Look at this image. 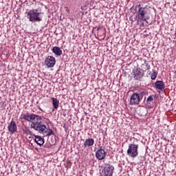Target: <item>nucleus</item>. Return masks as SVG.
<instances>
[{
	"instance_id": "7ed1b4c3",
	"label": "nucleus",
	"mask_w": 176,
	"mask_h": 176,
	"mask_svg": "<svg viewBox=\"0 0 176 176\" xmlns=\"http://www.w3.org/2000/svg\"><path fill=\"white\" fill-rule=\"evenodd\" d=\"M41 14H42V12H39L37 9L30 10L28 12L29 21H32V23H35V21H42V18L39 16Z\"/></svg>"
},
{
	"instance_id": "f257e3e1",
	"label": "nucleus",
	"mask_w": 176,
	"mask_h": 176,
	"mask_svg": "<svg viewBox=\"0 0 176 176\" xmlns=\"http://www.w3.org/2000/svg\"><path fill=\"white\" fill-rule=\"evenodd\" d=\"M23 119L28 120V122H32L30 125L31 129H34L36 131H38L40 134L45 135V137H50V135H54V131L48 129L46 125L42 124V118L35 114H24Z\"/></svg>"
},
{
	"instance_id": "6e6552de",
	"label": "nucleus",
	"mask_w": 176,
	"mask_h": 176,
	"mask_svg": "<svg viewBox=\"0 0 176 176\" xmlns=\"http://www.w3.org/2000/svg\"><path fill=\"white\" fill-rule=\"evenodd\" d=\"M107 156V153L105 150L102 148L98 149L96 152V157L98 159V160H104Z\"/></svg>"
},
{
	"instance_id": "2eb2a0df",
	"label": "nucleus",
	"mask_w": 176,
	"mask_h": 176,
	"mask_svg": "<svg viewBox=\"0 0 176 176\" xmlns=\"http://www.w3.org/2000/svg\"><path fill=\"white\" fill-rule=\"evenodd\" d=\"M51 100L52 101V104H53L54 109H58V107L60 105V101L58 100H57V98H52Z\"/></svg>"
},
{
	"instance_id": "ddd939ff",
	"label": "nucleus",
	"mask_w": 176,
	"mask_h": 176,
	"mask_svg": "<svg viewBox=\"0 0 176 176\" xmlns=\"http://www.w3.org/2000/svg\"><path fill=\"white\" fill-rule=\"evenodd\" d=\"M94 145V139H86L84 142V147L85 148H89L90 146H93Z\"/></svg>"
},
{
	"instance_id": "dca6fc26",
	"label": "nucleus",
	"mask_w": 176,
	"mask_h": 176,
	"mask_svg": "<svg viewBox=\"0 0 176 176\" xmlns=\"http://www.w3.org/2000/svg\"><path fill=\"white\" fill-rule=\"evenodd\" d=\"M52 52L56 56H61V54H63V51L61 50V49H60V47L57 46H55L52 48Z\"/></svg>"
},
{
	"instance_id": "9d476101",
	"label": "nucleus",
	"mask_w": 176,
	"mask_h": 176,
	"mask_svg": "<svg viewBox=\"0 0 176 176\" xmlns=\"http://www.w3.org/2000/svg\"><path fill=\"white\" fill-rule=\"evenodd\" d=\"M8 130L12 134H14V133L17 132V124L15 121H11L10 125L8 126Z\"/></svg>"
},
{
	"instance_id": "20e7f679",
	"label": "nucleus",
	"mask_w": 176,
	"mask_h": 176,
	"mask_svg": "<svg viewBox=\"0 0 176 176\" xmlns=\"http://www.w3.org/2000/svg\"><path fill=\"white\" fill-rule=\"evenodd\" d=\"M126 153L130 157H137L138 156V144H129Z\"/></svg>"
},
{
	"instance_id": "4468645a",
	"label": "nucleus",
	"mask_w": 176,
	"mask_h": 176,
	"mask_svg": "<svg viewBox=\"0 0 176 176\" xmlns=\"http://www.w3.org/2000/svg\"><path fill=\"white\" fill-rule=\"evenodd\" d=\"M142 71H149L151 69V65L148 63L146 60H144V63H142L141 65Z\"/></svg>"
},
{
	"instance_id": "a211bd4d",
	"label": "nucleus",
	"mask_w": 176,
	"mask_h": 176,
	"mask_svg": "<svg viewBox=\"0 0 176 176\" xmlns=\"http://www.w3.org/2000/svg\"><path fill=\"white\" fill-rule=\"evenodd\" d=\"M23 133H25V134H27L28 135H32V132H31V131L28 128H25L24 129H23Z\"/></svg>"
},
{
	"instance_id": "f03ea898",
	"label": "nucleus",
	"mask_w": 176,
	"mask_h": 176,
	"mask_svg": "<svg viewBox=\"0 0 176 176\" xmlns=\"http://www.w3.org/2000/svg\"><path fill=\"white\" fill-rule=\"evenodd\" d=\"M136 8H138L137 11V17L140 21H147L150 17L148 14V8L142 7L141 4H138Z\"/></svg>"
},
{
	"instance_id": "6ab92c4d",
	"label": "nucleus",
	"mask_w": 176,
	"mask_h": 176,
	"mask_svg": "<svg viewBox=\"0 0 176 176\" xmlns=\"http://www.w3.org/2000/svg\"><path fill=\"white\" fill-rule=\"evenodd\" d=\"M152 80H155V79H156V78H157V73L155 71H153V74H151V76Z\"/></svg>"
},
{
	"instance_id": "f8f14e48",
	"label": "nucleus",
	"mask_w": 176,
	"mask_h": 176,
	"mask_svg": "<svg viewBox=\"0 0 176 176\" xmlns=\"http://www.w3.org/2000/svg\"><path fill=\"white\" fill-rule=\"evenodd\" d=\"M155 88L157 89L158 90H161V91H163L164 90V88L166 86L164 85V82L162 80H157L155 82Z\"/></svg>"
},
{
	"instance_id": "f3484780",
	"label": "nucleus",
	"mask_w": 176,
	"mask_h": 176,
	"mask_svg": "<svg viewBox=\"0 0 176 176\" xmlns=\"http://www.w3.org/2000/svg\"><path fill=\"white\" fill-rule=\"evenodd\" d=\"M98 36L101 38V39H105V32L102 30H98Z\"/></svg>"
},
{
	"instance_id": "0eeeda50",
	"label": "nucleus",
	"mask_w": 176,
	"mask_h": 176,
	"mask_svg": "<svg viewBox=\"0 0 176 176\" xmlns=\"http://www.w3.org/2000/svg\"><path fill=\"white\" fill-rule=\"evenodd\" d=\"M45 64L48 68H53L56 65V58L52 56H48L45 59Z\"/></svg>"
},
{
	"instance_id": "39448f33",
	"label": "nucleus",
	"mask_w": 176,
	"mask_h": 176,
	"mask_svg": "<svg viewBox=\"0 0 176 176\" xmlns=\"http://www.w3.org/2000/svg\"><path fill=\"white\" fill-rule=\"evenodd\" d=\"M132 75L133 76L134 80H138L141 82L142 78H144V71L138 67H134L132 71Z\"/></svg>"
},
{
	"instance_id": "9b49d317",
	"label": "nucleus",
	"mask_w": 176,
	"mask_h": 176,
	"mask_svg": "<svg viewBox=\"0 0 176 176\" xmlns=\"http://www.w3.org/2000/svg\"><path fill=\"white\" fill-rule=\"evenodd\" d=\"M35 139L34 142L37 144V145H39L40 146H42L43 144H45V139L39 135H34Z\"/></svg>"
},
{
	"instance_id": "412c9836",
	"label": "nucleus",
	"mask_w": 176,
	"mask_h": 176,
	"mask_svg": "<svg viewBox=\"0 0 176 176\" xmlns=\"http://www.w3.org/2000/svg\"><path fill=\"white\" fill-rule=\"evenodd\" d=\"M38 109H40V111H42V109H41V107H38Z\"/></svg>"
},
{
	"instance_id": "aec40b11",
	"label": "nucleus",
	"mask_w": 176,
	"mask_h": 176,
	"mask_svg": "<svg viewBox=\"0 0 176 176\" xmlns=\"http://www.w3.org/2000/svg\"><path fill=\"white\" fill-rule=\"evenodd\" d=\"M147 102H151V101H153V96H150L146 100Z\"/></svg>"
},
{
	"instance_id": "423d86ee",
	"label": "nucleus",
	"mask_w": 176,
	"mask_h": 176,
	"mask_svg": "<svg viewBox=\"0 0 176 176\" xmlns=\"http://www.w3.org/2000/svg\"><path fill=\"white\" fill-rule=\"evenodd\" d=\"M141 100V97H140V94L137 93H134L131 96L130 98V104L131 105H138L140 104Z\"/></svg>"
},
{
	"instance_id": "1a4fd4ad",
	"label": "nucleus",
	"mask_w": 176,
	"mask_h": 176,
	"mask_svg": "<svg viewBox=\"0 0 176 176\" xmlns=\"http://www.w3.org/2000/svg\"><path fill=\"white\" fill-rule=\"evenodd\" d=\"M113 170H115V167L111 164H107L104 168V175L105 176H112L113 175Z\"/></svg>"
}]
</instances>
